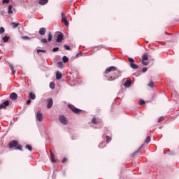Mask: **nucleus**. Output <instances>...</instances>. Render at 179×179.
<instances>
[{
    "label": "nucleus",
    "instance_id": "0eeeda50",
    "mask_svg": "<svg viewBox=\"0 0 179 179\" xmlns=\"http://www.w3.org/2000/svg\"><path fill=\"white\" fill-rule=\"evenodd\" d=\"M62 22L66 24V26H69V21L66 19V16L64 13H62Z\"/></svg>",
    "mask_w": 179,
    "mask_h": 179
},
{
    "label": "nucleus",
    "instance_id": "6e6d98bb",
    "mask_svg": "<svg viewBox=\"0 0 179 179\" xmlns=\"http://www.w3.org/2000/svg\"><path fill=\"white\" fill-rule=\"evenodd\" d=\"M63 176H65V172H63Z\"/></svg>",
    "mask_w": 179,
    "mask_h": 179
},
{
    "label": "nucleus",
    "instance_id": "2eb2a0df",
    "mask_svg": "<svg viewBox=\"0 0 179 179\" xmlns=\"http://www.w3.org/2000/svg\"><path fill=\"white\" fill-rule=\"evenodd\" d=\"M56 79L57 80H59L60 79H62V73L59 71L56 72Z\"/></svg>",
    "mask_w": 179,
    "mask_h": 179
},
{
    "label": "nucleus",
    "instance_id": "a878e982",
    "mask_svg": "<svg viewBox=\"0 0 179 179\" xmlns=\"http://www.w3.org/2000/svg\"><path fill=\"white\" fill-rule=\"evenodd\" d=\"M62 61L64 64H66L69 61V58L66 56H63Z\"/></svg>",
    "mask_w": 179,
    "mask_h": 179
},
{
    "label": "nucleus",
    "instance_id": "603ef678",
    "mask_svg": "<svg viewBox=\"0 0 179 179\" xmlns=\"http://www.w3.org/2000/svg\"><path fill=\"white\" fill-rule=\"evenodd\" d=\"M101 127H103V124L102 123H99V127H96V128H101Z\"/></svg>",
    "mask_w": 179,
    "mask_h": 179
},
{
    "label": "nucleus",
    "instance_id": "a18cd8bd",
    "mask_svg": "<svg viewBox=\"0 0 179 179\" xmlns=\"http://www.w3.org/2000/svg\"><path fill=\"white\" fill-rule=\"evenodd\" d=\"M163 118H164L163 116L159 117V118L158 120H157V122H162Z\"/></svg>",
    "mask_w": 179,
    "mask_h": 179
},
{
    "label": "nucleus",
    "instance_id": "1a4fd4ad",
    "mask_svg": "<svg viewBox=\"0 0 179 179\" xmlns=\"http://www.w3.org/2000/svg\"><path fill=\"white\" fill-rule=\"evenodd\" d=\"M36 121L41 122V121H43V113L37 112L36 114Z\"/></svg>",
    "mask_w": 179,
    "mask_h": 179
},
{
    "label": "nucleus",
    "instance_id": "49530a36",
    "mask_svg": "<svg viewBox=\"0 0 179 179\" xmlns=\"http://www.w3.org/2000/svg\"><path fill=\"white\" fill-rule=\"evenodd\" d=\"M9 2H10V0H3L2 1L3 3H9Z\"/></svg>",
    "mask_w": 179,
    "mask_h": 179
},
{
    "label": "nucleus",
    "instance_id": "412c9836",
    "mask_svg": "<svg viewBox=\"0 0 179 179\" xmlns=\"http://www.w3.org/2000/svg\"><path fill=\"white\" fill-rule=\"evenodd\" d=\"M57 68L62 69L64 68V63H62V62H58L57 63Z\"/></svg>",
    "mask_w": 179,
    "mask_h": 179
},
{
    "label": "nucleus",
    "instance_id": "cd10ccee",
    "mask_svg": "<svg viewBox=\"0 0 179 179\" xmlns=\"http://www.w3.org/2000/svg\"><path fill=\"white\" fill-rule=\"evenodd\" d=\"M50 87L52 89V90H54V89H55V83L51 82L50 83Z\"/></svg>",
    "mask_w": 179,
    "mask_h": 179
},
{
    "label": "nucleus",
    "instance_id": "5fc2aeb1",
    "mask_svg": "<svg viewBox=\"0 0 179 179\" xmlns=\"http://www.w3.org/2000/svg\"><path fill=\"white\" fill-rule=\"evenodd\" d=\"M134 75H135L136 76H138V75H136V73H134Z\"/></svg>",
    "mask_w": 179,
    "mask_h": 179
},
{
    "label": "nucleus",
    "instance_id": "423d86ee",
    "mask_svg": "<svg viewBox=\"0 0 179 179\" xmlns=\"http://www.w3.org/2000/svg\"><path fill=\"white\" fill-rule=\"evenodd\" d=\"M19 144V142H17V141H12L8 143V146L10 149H13V148H16V146H17V145Z\"/></svg>",
    "mask_w": 179,
    "mask_h": 179
},
{
    "label": "nucleus",
    "instance_id": "c756f323",
    "mask_svg": "<svg viewBox=\"0 0 179 179\" xmlns=\"http://www.w3.org/2000/svg\"><path fill=\"white\" fill-rule=\"evenodd\" d=\"M51 40H52V34H51V32L48 33V41L50 43Z\"/></svg>",
    "mask_w": 179,
    "mask_h": 179
},
{
    "label": "nucleus",
    "instance_id": "4c0bfd02",
    "mask_svg": "<svg viewBox=\"0 0 179 179\" xmlns=\"http://www.w3.org/2000/svg\"><path fill=\"white\" fill-rule=\"evenodd\" d=\"M64 50H66V51H69L71 50V46L68 45H64Z\"/></svg>",
    "mask_w": 179,
    "mask_h": 179
},
{
    "label": "nucleus",
    "instance_id": "7c9ffc66",
    "mask_svg": "<svg viewBox=\"0 0 179 179\" xmlns=\"http://www.w3.org/2000/svg\"><path fill=\"white\" fill-rule=\"evenodd\" d=\"M36 52L38 54H40V52H43L44 54H45V52H47V50L43 49H37Z\"/></svg>",
    "mask_w": 179,
    "mask_h": 179
},
{
    "label": "nucleus",
    "instance_id": "a211bd4d",
    "mask_svg": "<svg viewBox=\"0 0 179 179\" xmlns=\"http://www.w3.org/2000/svg\"><path fill=\"white\" fill-rule=\"evenodd\" d=\"M106 145H107V143L106 142V141H103L99 143V148H100V149H103V148H106Z\"/></svg>",
    "mask_w": 179,
    "mask_h": 179
},
{
    "label": "nucleus",
    "instance_id": "9d476101",
    "mask_svg": "<svg viewBox=\"0 0 179 179\" xmlns=\"http://www.w3.org/2000/svg\"><path fill=\"white\" fill-rule=\"evenodd\" d=\"M131 85H132V81L131 80H127L124 83L123 86L124 87H131Z\"/></svg>",
    "mask_w": 179,
    "mask_h": 179
},
{
    "label": "nucleus",
    "instance_id": "58836bf2",
    "mask_svg": "<svg viewBox=\"0 0 179 179\" xmlns=\"http://www.w3.org/2000/svg\"><path fill=\"white\" fill-rule=\"evenodd\" d=\"M41 44H47V43H48V41H47V39L43 38L41 40Z\"/></svg>",
    "mask_w": 179,
    "mask_h": 179
},
{
    "label": "nucleus",
    "instance_id": "39448f33",
    "mask_svg": "<svg viewBox=\"0 0 179 179\" xmlns=\"http://www.w3.org/2000/svg\"><path fill=\"white\" fill-rule=\"evenodd\" d=\"M59 120L61 124H63L64 125H66V124H68V120H66V117H65L64 115H60L59 116Z\"/></svg>",
    "mask_w": 179,
    "mask_h": 179
},
{
    "label": "nucleus",
    "instance_id": "bb28decb",
    "mask_svg": "<svg viewBox=\"0 0 179 179\" xmlns=\"http://www.w3.org/2000/svg\"><path fill=\"white\" fill-rule=\"evenodd\" d=\"M19 24H20L19 22H11V26H13V29H16V27H17Z\"/></svg>",
    "mask_w": 179,
    "mask_h": 179
},
{
    "label": "nucleus",
    "instance_id": "e433bc0d",
    "mask_svg": "<svg viewBox=\"0 0 179 179\" xmlns=\"http://www.w3.org/2000/svg\"><path fill=\"white\" fill-rule=\"evenodd\" d=\"M148 86L151 87V89H153V87H155V83H153V81L151 80L148 84Z\"/></svg>",
    "mask_w": 179,
    "mask_h": 179
},
{
    "label": "nucleus",
    "instance_id": "6e6552de",
    "mask_svg": "<svg viewBox=\"0 0 179 179\" xmlns=\"http://www.w3.org/2000/svg\"><path fill=\"white\" fill-rule=\"evenodd\" d=\"M9 100L4 101L3 103L0 104V110H2V108H6V107L9 106Z\"/></svg>",
    "mask_w": 179,
    "mask_h": 179
},
{
    "label": "nucleus",
    "instance_id": "393cba45",
    "mask_svg": "<svg viewBox=\"0 0 179 179\" xmlns=\"http://www.w3.org/2000/svg\"><path fill=\"white\" fill-rule=\"evenodd\" d=\"M142 59L143 61H148L149 59V57H148L146 53L143 55Z\"/></svg>",
    "mask_w": 179,
    "mask_h": 179
},
{
    "label": "nucleus",
    "instance_id": "f8f14e48",
    "mask_svg": "<svg viewBox=\"0 0 179 179\" xmlns=\"http://www.w3.org/2000/svg\"><path fill=\"white\" fill-rule=\"evenodd\" d=\"M47 31V29L45 27H41L39 29V34L40 36H44L45 34V32Z\"/></svg>",
    "mask_w": 179,
    "mask_h": 179
},
{
    "label": "nucleus",
    "instance_id": "864d4df0",
    "mask_svg": "<svg viewBox=\"0 0 179 179\" xmlns=\"http://www.w3.org/2000/svg\"><path fill=\"white\" fill-rule=\"evenodd\" d=\"M69 107H73V105H72V104H69Z\"/></svg>",
    "mask_w": 179,
    "mask_h": 179
},
{
    "label": "nucleus",
    "instance_id": "9b49d317",
    "mask_svg": "<svg viewBox=\"0 0 179 179\" xmlns=\"http://www.w3.org/2000/svg\"><path fill=\"white\" fill-rule=\"evenodd\" d=\"M10 100H17V94L16 92H12L10 94Z\"/></svg>",
    "mask_w": 179,
    "mask_h": 179
},
{
    "label": "nucleus",
    "instance_id": "aec40b11",
    "mask_svg": "<svg viewBox=\"0 0 179 179\" xmlns=\"http://www.w3.org/2000/svg\"><path fill=\"white\" fill-rule=\"evenodd\" d=\"M130 68H131V69H138V68H139V65L133 63L132 64H129Z\"/></svg>",
    "mask_w": 179,
    "mask_h": 179
},
{
    "label": "nucleus",
    "instance_id": "4d7b16f0",
    "mask_svg": "<svg viewBox=\"0 0 179 179\" xmlns=\"http://www.w3.org/2000/svg\"><path fill=\"white\" fill-rule=\"evenodd\" d=\"M159 129H162V127H159Z\"/></svg>",
    "mask_w": 179,
    "mask_h": 179
},
{
    "label": "nucleus",
    "instance_id": "37998d69",
    "mask_svg": "<svg viewBox=\"0 0 179 179\" xmlns=\"http://www.w3.org/2000/svg\"><path fill=\"white\" fill-rule=\"evenodd\" d=\"M145 100L141 99V100L139 101V104H140V106H143V104H145Z\"/></svg>",
    "mask_w": 179,
    "mask_h": 179
},
{
    "label": "nucleus",
    "instance_id": "c85d7f7f",
    "mask_svg": "<svg viewBox=\"0 0 179 179\" xmlns=\"http://www.w3.org/2000/svg\"><path fill=\"white\" fill-rule=\"evenodd\" d=\"M15 150L22 151L23 150V147L22 146V145L17 144V145L15 147Z\"/></svg>",
    "mask_w": 179,
    "mask_h": 179
},
{
    "label": "nucleus",
    "instance_id": "f704fd0d",
    "mask_svg": "<svg viewBox=\"0 0 179 179\" xmlns=\"http://www.w3.org/2000/svg\"><path fill=\"white\" fill-rule=\"evenodd\" d=\"M25 149H27L28 150H29V152H31V150H33V147H31L30 145H27L25 146Z\"/></svg>",
    "mask_w": 179,
    "mask_h": 179
},
{
    "label": "nucleus",
    "instance_id": "f257e3e1",
    "mask_svg": "<svg viewBox=\"0 0 179 179\" xmlns=\"http://www.w3.org/2000/svg\"><path fill=\"white\" fill-rule=\"evenodd\" d=\"M120 76L121 73H120V71H117L116 72H114V74L113 76H106V79L107 80H109V82H113L116 79H118Z\"/></svg>",
    "mask_w": 179,
    "mask_h": 179
},
{
    "label": "nucleus",
    "instance_id": "ea45409f",
    "mask_svg": "<svg viewBox=\"0 0 179 179\" xmlns=\"http://www.w3.org/2000/svg\"><path fill=\"white\" fill-rule=\"evenodd\" d=\"M5 33V28L3 27H0V34H3Z\"/></svg>",
    "mask_w": 179,
    "mask_h": 179
},
{
    "label": "nucleus",
    "instance_id": "5701e85b",
    "mask_svg": "<svg viewBox=\"0 0 179 179\" xmlns=\"http://www.w3.org/2000/svg\"><path fill=\"white\" fill-rule=\"evenodd\" d=\"M10 38V37H9L8 36H5L4 37L2 38V40H3V43H8V41H9Z\"/></svg>",
    "mask_w": 179,
    "mask_h": 179
},
{
    "label": "nucleus",
    "instance_id": "7ed1b4c3",
    "mask_svg": "<svg viewBox=\"0 0 179 179\" xmlns=\"http://www.w3.org/2000/svg\"><path fill=\"white\" fill-rule=\"evenodd\" d=\"M55 34L57 36L56 39L57 43H61L62 40H64V34L60 31H57Z\"/></svg>",
    "mask_w": 179,
    "mask_h": 179
},
{
    "label": "nucleus",
    "instance_id": "3c124183",
    "mask_svg": "<svg viewBox=\"0 0 179 179\" xmlns=\"http://www.w3.org/2000/svg\"><path fill=\"white\" fill-rule=\"evenodd\" d=\"M82 52H79V53H77L76 57L78 58V57H80V55H82Z\"/></svg>",
    "mask_w": 179,
    "mask_h": 179
},
{
    "label": "nucleus",
    "instance_id": "13d9d810",
    "mask_svg": "<svg viewBox=\"0 0 179 179\" xmlns=\"http://www.w3.org/2000/svg\"><path fill=\"white\" fill-rule=\"evenodd\" d=\"M1 45H3L1 44Z\"/></svg>",
    "mask_w": 179,
    "mask_h": 179
},
{
    "label": "nucleus",
    "instance_id": "72a5a7b5",
    "mask_svg": "<svg viewBox=\"0 0 179 179\" xmlns=\"http://www.w3.org/2000/svg\"><path fill=\"white\" fill-rule=\"evenodd\" d=\"M150 141H152V138H150V136H147L145 141V143H149L150 142Z\"/></svg>",
    "mask_w": 179,
    "mask_h": 179
},
{
    "label": "nucleus",
    "instance_id": "6ab92c4d",
    "mask_svg": "<svg viewBox=\"0 0 179 179\" xmlns=\"http://www.w3.org/2000/svg\"><path fill=\"white\" fill-rule=\"evenodd\" d=\"M47 3H48V0H39L38 1L39 5L44 6V5H47Z\"/></svg>",
    "mask_w": 179,
    "mask_h": 179
},
{
    "label": "nucleus",
    "instance_id": "2f4dec72",
    "mask_svg": "<svg viewBox=\"0 0 179 179\" xmlns=\"http://www.w3.org/2000/svg\"><path fill=\"white\" fill-rule=\"evenodd\" d=\"M129 62L130 65H132V64H135V59L132 57H129Z\"/></svg>",
    "mask_w": 179,
    "mask_h": 179
},
{
    "label": "nucleus",
    "instance_id": "09e8293b",
    "mask_svg": "<svg viewBox=\"0 0 179 179\" xmlns=\"http://www.w3.org/2000/svg\"><path fill=\"white\" fill-rule=\"evenodd\" d=\"M31 99H28L27 101V104L29 106V104H31Z\"/></svg>",
    "mask_w": 179,
    "mask_h": 179
},
{
    "label": "nucleus",
    "instance_id": "8fccbe9b",
    "mask_svg": "<svg viewBox=\"0 0 179 179\" xmlns=\"http://www.w3.org/2000/svg\"><path fill=\"white\" fill-rule=\"evenodd\" d=\"M68 160V159L66 157H64L62 161V163H65V162H66Z\"/></svg>",
    "mask_w": 179,
    "mask_h": 179
},
{
    "label": "nucleus",
    "instance_id": "c9c22d12",
    "mask_svg": "<svg viewBox=\"0 0 179 179\" xmlns=\"http://www.w3.org/2000/svg\"><path fill=\"white\" fill-rule=\"evenodd\" d=\"M32 38H34V37H29L27 36H22V40H31Z\"/></svg>",
    "mask_w": 179,
    "mask_h": 179
},
{
    "label": "nucleus",
    "instance_id": "ddd939ff",
    "mask_svg": "<svg viewBox=\"0 0 179 179\" xmlns=\"http://www.w3.org/2000/svg\"><path fill=\"white\" fill-rule=\"evenodd\" d=\"M52 104H53L52 98L48 99L47 108H51V107H52Z\"/></svg>",
    "mask_w": 179,
    "mask_h": 179
},
{
    "label": "nucleus",
    "instance_id": "f03ea898",
    "mask_svg": "<svg viewBox=\"0 0 179 179\" xmlns=\"http://www.w3.org/2000/svg\"><path fill=\"white\" fill-rule=\"evenodd\" d=\"M108 135H110V131L106 129L105 133L102 135V138L103 139L106 138V143H110L111 142V138Z\"/></svg>",
    "mask_w": 179,
    "mask_h": 179
},
{
    "label": "nucleus",
    "instance_id": "473e14b6",
    "mask_svg": "<svg viewBox=\"0 0 179 179\" xmlns=\"http://www.w3.org/2000/svg\"><path fill=\"white\" fill-rule=\"evenodd\" d=\"M9 66L10 68V70L12 71V73H16V71H15V69H14L13 64H10Z\"/></svg>",
    "mask_w": 179,
    "mask_h": 179
},
{
    "label": "nucleus",
    "instance_id": "dca6fc26",
    "mask_svg": "<svg viewBox=\"0 0 179 179\" xmlns=\"http://www.w3.org/2000/svg\"><path fill=\"white\" fill-rule=\"evenodd\" d=\"M71 110H72L73 113H74V114H80V113H82V110L79 109L78 108L73 107V108Z\"/></svg>",
    "mask_w": 179,
    "mask_h": 179
},
{
    "label": "nucleus",
    "instance_id": "c03bdc74",
    "mask_svg": "<svg viewBox=\"0 0 179 179\" xmlns=\"http://www.w3.org/2000/svg\"><path fill=\"white\" fill-rule=\"evenodd\" d=\"M141 64H143V65H145V66L149 65V62H144V61H142V62H141Z\"/></svg>",
    "mask_w": 179,
    "mask_h": 179
},
{
    "label": "nucleus",
    "instance_id": "4be33fe9",
    "mask_svg": "<svg viewBox=\"0 0 179 179\" xmlns=\"http://www.w3.org/2000/svg\"><path fill=\"white\" fill-rule=\"evenodd\" d=\"M29 97L31 100H34L36 99V94H34L33 92H30L29 94Z\"/></svg>",
    "mask_w": 179,
    "mask_h": 179
},
{
    "label": "nucleus",
    "instance_id": "b1692460",
    "mask_svg": "<svg viewBox=\"0 0 179 179\" xmlns=\"http://www.w3.org/2000/svg\"><path fill=\"white\" fill-rule=\"evenodd\" d=\"M13 8V6H12V5L8 6V15L13 13V11L12 10Z\"/></svg>",
    "mask_w": 179,
    "mask_h": 179
},
{
    "label": "nucleus",
    "instance_id": "de8ad7c7",
    "mask_svg": "<svg viewBox=\"0 0 179 179\" xmlns=\"http://www.w3.org/2000/svg\"><path fill=\"white\" fill-rule=\"evenodd\" d=\"M147 71H148V69H147L146 67L142 69V72H143V73H145V72H147Z\"/></svg>",
    "mask_w": 179,
    "mask_h": 179
},
{
    "label": "nucleus",
    "instance_id": "20e7f679",
    "mask_svg": "<svg viewBox=\"0 0 179 179\" xmlns=\"http://www.w3.org/2000/svg\"><path fill=\"white\" fill-rule=\"evenodd\" d=\"M114 71H117V67H115L114 66H111L105 70L103 75H104V76H106V75H107V73H110V72H114Z\"/></svg>",
    "mask_w": 179,
    "mask_h": 179
},
{
    "label": "nucleus",
    "instance_id": "4468645a",
    "mask_svg": "<svg viewBox=\"0 0 179 179\" xmlns=\"http://www.w3.org/2000/svg\"><path fill=\"white\" fill-rule=\"evenodd\" d=\"M142 148H143V145H141V146L139 147L136 151H135L134 152H133L131 154V157H135V156H136V154L139 153V152H141V150L142 149Z\"/></svg>",
    "mask_w": 179,
    "mask_h": 179
},
{
    "label": "nucleus",
    "instance_id": "79ce46f5",
    "mask_svg": "<svg viewBox=\"0 0 179 179\" xmlns=\"http://www.w3.org/2000/svg\"><path fill=\"white\" fill-rule=\"evenodd\" d=\"M91 122H92V124H99V122H97V120H96V118H93V119L92 120Z\"/></svg>",
    "mask_w": 179,
    "mask_h": 179
},
{
    "label": "nucleus",
    "instance_id": "a19ab883",
    "mask_svg": "<svg viewBox=\"0 0 179 179\" xmlns=\"http://www.w3.org/2000/svg\"><path fill=\"white\" fill-rule=\"evenodd\" d=\"M59 48H58V47H55V48H54L52 50V52H57L59 51Z\"/></svg>",
    "mask_w": 179,
    "mask_h": 179
},
{
    "label": "nucleus",
    "instance_id": "f3484780",
    "mask_svg": "<svg viewBox=\"0 0 179 179\" xmlns=\"http://www.w3.org/2000/svg\"><path fill=\"white\" fill-rule=\"evenodd\" d=\"M50 161L52 163H55V155L52 151H50Z\"/></svg>",
    "mask_w": 179,
    "mask_h": 179
}]
</instances>
